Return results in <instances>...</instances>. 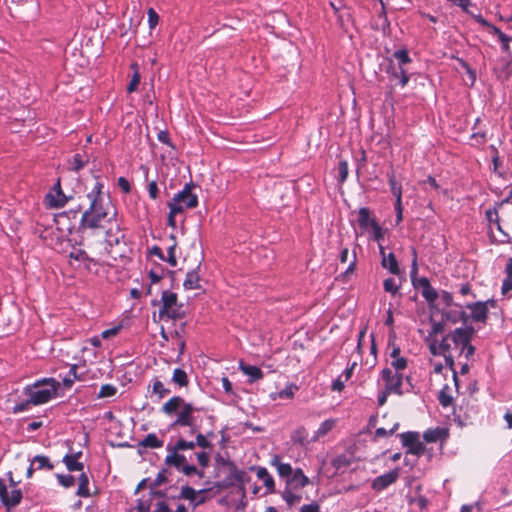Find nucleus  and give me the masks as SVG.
I'll return each instance as SVG.
<instances>
[{
    "label": "nucleus",
    "instance_id": "obj_1",
    "mask_svg": "<svg viewBox=\"0 0 512 512\" xmlns=\"http://www.w3.org/2000/svg\"><path fill=\"white\" fill-rule=\"evenodd\" d=\"M166 450V465L174 467L190 478L202 479L204 477L203 469L209 465L210 457L204 450L195 451L194 441H187L180 437L174 444L169 443Z\"/></svg>",
    "mask_w": 512,
    "mask_h": 512
},
{
    "label": "nucleus",
    "instance_id": "obj_2",
    "mask_svg": "<svg viewBox=\"0 0 512 512\" xmlns=\"http://www.w3.org/2000/svg\"><path fill=\"white\" fill-rule=\"evenodd\" d=\"M473 329L461 327L455 329L442 340H429V350L434 356H443L446 364L452 366L455 358L469 359L473 356L475 348L471 345Z\"/></svg>",
    "mask_w": 512,
    "mask_h": 512
},
{
    "label": "nucleus",
    "instance_id": "obj_3",
    "mask_svg": "<svg viewBox=\"0 0 512 512\" xmlns=\"http://www.w3.org/2000/svg\"><path fill=\"white\" fill-rule=\"evenodd\" d=\"M90 206L82 215L83 225L87 228H104L116 216V210L110 194H87Z\"/></svg>",
    "mask_w": 512,
    "mask_h": 512
},
{
    "label": "nucleus",
    "instance_id": "obj_4",
    "mask_svg": "<svg viewBox=\"0 0 512 512\" xmlns=\"http://www.w3.org/2000/svg\"><path fill=\"white\" fill-rule=\"evenodd\" d=\"M60 383L54 378H43L33 385L26 386L22 392L24 396L14 406V412L21 413L29 409L30 405H40L51 400L57 393Z\"/></svg>",
    "mask_w": 512,
    "mask_h": 512
},
{
    "label": "nucleus",
    "instance_id": "obj_5",
    "mask_svg": "<svg viewBox=\"0 0 512 512\" xmlns=\"http://www.w3.org/2000/svg\"><path fill=\"white\" fill-rule=\"evenodd\" d=\"M153 305L160 306L158 314L156 312L153 313L152 318L154 322L167 319H181L185 315L183 305L178 303L177 294L169 290H164L160 301H154Z\"/></svg>",
    "mask_w": 512,
    "mask_h": 512
},
{
    "label": "nucleus",
    "instance_id": "obj_6",
    "mask_svg": "<svg viewBox=\"0 0 512 512\" xmlns=\"http://www.w3.org/2000/svg\"><path fill=\"white\" fill-rule=\"evenodd\" d=\"M197 411L198 409L192 404L184 402L177 412V418L173 426L189 427L191 433H196L199 425L198 417L195 415Z\"/></svg>",
    "mask_w": 512,
    "mask_h": 512
},
{
    "label": "nucleus",
    "instance_id": "obj_7",
    "mask_svg": "<svg viewBox=\"0 0 512 512\" xmlns=\"http://www.w3.org/2000/svg\"><path fill=\"white\" fill-rule=\"evenodd\" d=\"M380 379L383 382L384 388L387 390V392H392L393 394L397 395L402 394L404 373L393 371L392 368H384L381 371Z\"/></svg>",
    "mask_w": 512,
    "mask_h": 512
},
{
    "label": "nucleus",
    "instance_id": "obj_8",
    "mask_svg": "<svg viewBox=\"0 0 512 512\" xmlns=\"http://www.w3.org/2000/svg\"><path fill=\"white\" fill-rule=\"evenodd\" d=\"M198 204L196 194H175L168 202V207L172 214H182L185 209L194 208Z\"/></svg>",
    "mask_w": 512,
    "mask_h": 512
},
{
    "label": "nucleus",
    "instance_id": "obj_9",
    "mask_svg": "<svg viewBox=\"0 0 512 512\" xmlns=\"http://www.w3.org/2000/svg\"><path fill=\"white\" fill-rule=\"evenodd\" d=\"M21 499L22 492L20 489L13 488L11 491H8L5 482L0 479V500L7 511H11V509L16 507L21 502Z\"/></svg>",
    "mask_w": 512,
    "mask_h": 512
},
{
    "label": "nucleus",
    "instance_id": "obj_10",
    "mask_svg": "<svg viewBox=\"0 0 512 512\" xmlns=\"http://www.w3.org/2000/svg\"><path fill=\"white\" fill-rule=\"evenodd\" d=\"M402 444L408 447V452L413 455H420L424 451V445L419 440V434L416 432H405L400 434Z\"/></svg>",
    "mask_w": 512,
    "mask_h": 512
},
{
    "label": "nucleus",
    "instance_id": "obj_11",
    "mask_svg": "<svg viewBox=\"0 0 512 512\" xmlns=\"http://www.w3.org/2000/svg\"><path fill=\"white\" fill-rule=\"evenodd\" d=\"M482 28H484L485 32L488 35L496 37L498 41L501 43L502 50L504 52H508L510 48V42L512 41V37L503 33L500 29L495 27L494 25L488 23L486 20L482 18Z\"/></svg>",
    "mask_w": 512,
    "mask_h": 512
},
{
    "label": "nucleus",
    "instance_id": "obj_12",
    "mask_svg": "<svg viewBox=\"0 0 512 512\" xmlns=\"http://www.w3.org/2000/svg\"><path fill=\"white\" fill-rule=\"evenodd\" d=\"M339 260H340V263H342V264L348 263L347 268L341 274L342 278L348 279L354 273V271L356 269L357 256H356L355 250L350 252L348 248L341 249L340 255H339Z\"/></svg>",
    "mask_w": 512,
    "mask_h": 512
},
{
    "label": "nucleus",
    "instance_id": "obj_13",
    "mask_svg": "<svg viewBox=\"0 0 512 512\" xmlns=\"http://www.w3.org/2000/svg\"><path fill=\"white\" fill-rule=\"evenodd\" d=\"M399 477V469L391 470L387 473H384L378 477H376L371 484V487L375 491H382L386 489L388 486L393 484Z\"/></svg>",
    "mask_w": 512,
    "mask_h": 512
},
{
    "label": "nucleus",
    "instance_id": "obj_14",
    "mask_svg": "<svg viewBox=\"0 0 512 512\" xmlns=\"http://www.w3.org/2000/svg\"><path fill=\"white\" fill-rule=\"evenodd\" d=\"M379 251L382 256V267L387 269L393 275L401 273L398 261L393 253L386 254L382 245H379Z\"/></svg>",
    "mask_w": 512,
    "mask_h": 512
},
{
    "label": "nucleus",
    "instance_id": "obj_15",
    "mask_svg": "<svg viewBox=\"0 0 512 512\" xmlns=\"http://www.w3.org/2000/svg\"><path fill=\"white\" fill-rule=\"evenodd\" d=\"M203 493L204 490L196 491L189 486H185L181 488L180 496L185 500H189L195 508L204 503L205 498L202 496Z\"/></svg>",
    "mask_w": 512,
    "mask_h": 512
},
{
    "label": "nucleus",
    "instance_id": "obj_16",
    "mask_svg": "<svg viewBox=\"0 0 512 512\" xmlns=\"http://www.w3.org/2000/svg\"><path fill=\"white\" fill-rule=\"evenodd\" d=\"M415 286L421 289V295L427 302L433 303L438 298L437 291L430 285V282L426 277L418 279Z\"/></svg>",
    "mask_w": 512,
    "mask_h": 512
},
{
    "label": "nucleus",
    "instance_id": "obj_17",
    "mask_svg": "<svg viewBox=\"0 0 512 512\" xmlns=\"http://www.w3.org/2000/svg\"><path fill=\"white\" fill-rule=\"evenodd\" d=\"M70 199H72V195L46 194L44 204L51 209H60L63 208Z\"/></svg>",
    "mask_w": 512,
    "mask_h": 512
},
{
    "label": "nucleus",
    "instance_id": "obj_18",
    "mask_svg": "<svg viewBox=\"0 0 512 512\" xmlns=\"http://www.w3.org/2000/svg\"><path fill=\"white\" fill-rule=\"evenodd\" d=\"M239 369L248 377L250 383L256 382L263 378V372L257 366L249 365L243 361L239 362Z\"/></svg>",
    "mask_w": 512,
    "mask_h": 512
},
{
    "label": "nucleus",
    "instance_id": "obj_19",
    "mask_svg": "<svg viewBox=\"0 0 512 512\" xmlns=\"http://www.w3.org/2000/svg\"><path fill=\"white\" fill-rule=\"evenodd\" d=\"M271 465L276 468L280 477L286 478L287 480L293 472L291 465L288 463H283L278 455L272 457Z\"/></svg>",
    "mask_w": 512,
    "mask_h": 512
},
{
    "label": "nucleus",
    "instance_id": "obj_20",
    "mask_svg": "<svg viewBox=\"0 0 512 512\" xmlns=\"http://www.w3.org/2000/svg\"><path fill=\"white\" fill-rule=\"evenodd\" d=\"M298 390V386L293 384V383H289L288 385H286V387L278 392H273L270 394V398L272 400H277V399H292L294 397V394L295 392Z\"/></svg>",
    "mask_w": 512,
    "mask_h": 512
},
{
    "label": "nucleus",
    "instance_id": "obj_21",
    "mask_svg": "<svg viewBox=\"0 0 512 512\" xmlns=\"http://www.w3.org/2000/svg\"><path fill=\"white\" fill-rule=\"evenodd\" d=\"M426 442L432 443L437 441H442L448 437V432L444 428H436L433 430H428L423 435Z\"/></svg>",
    "mask_w": 512,
    "mask_h": 512
},
{
    "label": "nucleus",
    "instance_id": "obj_22",
    "mask_svg": "<svg viewBox=\"0 0 512 512\" xmlns=\"http://www.w3.org/2000/svg\"><path fill=\"white\" fill-rule=\"evenodd\" d=\"M184 402L185 401L179 396L172 397L163 405L162 410L164 413L171 415L178 412Z\"/></svg>",
    "mask_w": 512,
    "mask_h": 512
},
{
    "label": "nucleus",
    "instance_id": "obj_23",
    "mask_svg": "<svg viewBox=\"0 0 512 512\" xmlns=\"http://www.w3.org/2000/svg\"><path fill=\"white\" fill-rule=\"evenodd\" d=\"M287 482L296 487L302 488L309 483V479L307 476L304 475L301 469H296L295 471L292 472Z\"/></svg>",
    "mask_w": 512,
    "mask_h": 512
},
{
    "label": "nucleus",
    "instance_id": "obj_24",
    "mask_svg": "<svg viewBox=\"0 0 512 512\" xmlns=\"http://www.w3.org/2000/svg\"><path fill=\"white\" fill-rule=\"evenodd\" d=\"M29 461H31L36 470H52L54 468L50 459L44 455H36L32 459H29Z\"/></svg>",
    "mask_w": 512,
    "mask_h": 512
},
{
    "label": "nucleus",
    "instance_id": "obj_25",
    "mask_svg": "<svg viewBox=\"0 0 512 512\" xmlns=\"http://www.w3.org/2000/svg\"><path fill=\"white\" fill-rule=\"evenodd\" d=\"M256 474H257L258 479L263 482V484L267 488L268 492H270V493L273 492L274 491V479L269 474L267 469L264 467H259L257 469Z\"/></svg>",
    "mask_w": 512,
    "mask_h": 512
},
{
    "label": "nucleus",
    "instance_id": "obj_26",
    "mask_svg": "<svg viewBox=\"0 0 512 512\" xmlns=\"http://www.w3.org/2000/svg\"><path fill=\"white\" fill-rule=\"evenodd\" d=\"M89 478L87 474L81 473L78 478V489L76 494L80 497H88L90 495L89 491Z\"/></svg>",
    "mask_w": 512,
    "mask_h": 512
},
{
    "label": "nucleus",
    "instance_id": "obj_27",
    "mask_svg": "<svg viewBox=\"0 0 512 512\" xmlns=\"http://www.w3.org/2000/svg\"><path fill=\"white\" fill-rule=\"evenodd\" d=\"M69 257L71 260L84 263L86 268H89V263L93 261L82 249H73V251L70 252Z\"/></svg>",
    "mask_w": 512,
    "mask_h": 512
},
{
    "label": "nucleus",
    "instance_id": "obj_28",
    "mask_svg": "<svg viewBox=\"0 0 512 512\" xmlns=\"http://www.w3.org/2000/svg\"><path fill=\"white\" fill-rule=\"evenodd\" d=\"M67 469L71 472L82 471L83 464L77 460V455H65L63 458Z\"/></svg>",
    "mask_w": 512,
    "mask_h": 512
},
{
    "label": "nucleus",
    "instance_id": "obj_29",
    "mask_svg": "<svg viewBox=\"0 0 512 512\" xmlns=\"http://www.w3.org/2000/svg\"><path fill=\"white\" fill-rule=\"evenodd\" d=\"M371 221H375L374 219L370 218V211L368 208H360L358 213V222L361 228L367 229L368 227H371Z\"/></svg>",
    "mask_w": 512,
    "mask_h": 512
},
{
    "label": "nucleus",
    "instance_id": "obj_30",
    "mask_svg": "<svg viewBox=\"0 0 512 512\" xmlns=\"http://www.w3.org/2000/svg\"><path fill=\"white\" fill-rule=\"evenodd\" d=\"M141 445L146 448H160L163 446V441L160 440L156 434H148L142 441Z\"/></svg>",
    "mask_w": 512,
    "mask_h": 512
},
{
    "label": "nucleus",
    "instance_id": "obj_31",
    "mask_svg": "<svg viewBox=\"0 0 512 512\" xmlns=\"http://www.w3.org/2000/svg\"><path fill=\"white\" fill-rule=\"evenodd\" d=\"M486 219L489 224V229L492 231V225H495L498 230L501 231V226L499 224V215L496 207L490 208L485 213Z\"/></svg>",
    "mask_w": 512,
    "mask_h": 512
},
{
    "label": "nucleus",
    "instance_id": "obj_32",
    "mask_svg": "<svg viewBox=\"0 0 512 512\" xmlns=\"http://www.w3.org/2000/svg\"><path fill=\"white\" fill-rule=\"evenodd\" d=\"M199 276L195 270L187 273L186 279L184 280V287L186 289H197L199 287Z\"/></svg>",
    "mask_w": 512,
    "mask_h": 512
},
{
    "label": "nucleus",
    "instance_id": "obj_33",
    "mask_svg": "<svg viewBox=\"0 0 512 512\" xmlns=\"http://www.w3.org/2000/svg\"><path fill=\"white\" fill-rule=\"evenodd\" d=\"M336 421L334 419H327L321 423L317 431L315 432V438L319 439L330 432L335 426Z\"/></svg>",
    "mask_w": 512,
    "mask_h": 512
},
{
    "label": "nucleus",
    "instance_id": "obj_34",
    "mask_svg": "<svg viewBox=\"0 0 512 512\" xmlns=\"http://www.w3.org/2000/svg\"><path fill=\"white\" fill-rule=\"evenodd\" d=\"M172 381L180 387L186 386L188 384L187 373L183 369L176 368L173 371Z\"/></svg>",
    "mask_w": 512,
    "mask_h": 512
},
{
    "label": "nucleus",
    "instance_id": "obj_35",
    "mask_svg": "<svg viewBox=\"0 0 512 512\" xmlns=\"http://www.w3.org/2000/svg\"><path fill=\"white\" fill-rule=\"evenodd\" d=\"M88 163V157L86 155L82 154H75L73 156V159L70 163L71 169L78 172L80 169H82L86 164Z\"/></svg>",
    "mask_w": 512,
    "mask_h": 512
},
{
    "label": "nucleus",
    "instance_id": "obj_36",
    "mask_svg": "<svg viewBox=\"0 0 512 512\" xmlns=\"http://www.w3.org/2000/svg\"><path fill=\"white\" fill-rule=\"evenodd\" d=\"M408 361L405 357L394 358L390 361V367L393 371H397L398 373H403L406 369Z\"/></svg>",
    "mask_w": 512,
    "mask_h": 512
},
{
    "label": "nucleus",
    "instance_id": "obj_37",
    "mask_svg": "<svg viewBox=\"0 0 512 512\" xmlns=\"http://www.w3.org/2000/svg\"><path fill=\"white\" fill-rule=\"evenodd\" d=\"M400 286L401 284L397 283L394 278H387L383 282L384 290L388 293H391L392 295L398 293Z\"/></svg>",
    "mask_w": 512,
    "mask_h": 512
},
{
    "label": "nucleus",
    "instance_id": "obj_38",
    "mask_svg": "<svg viewBox=\"0 0 512 512\" xmlns=\"http://www.w3.org/2000/svg\"><path fill=\"white\" fill-rule=\"evenodd\" d=\"M399 427V423L395 422L391 427H379L375 431V437L376 438H384L387 436L392 435Z\"/></svg>",
    "mask_w": 512,
    "mask_h": 512
},
{
    "label": "nucleus",
    "instance_id": "obj_39",
    "mask_svg": "<svg viewBox=\"0 0 512 512\" xmlns=\"http://www.w3.org/2000/svg\"><path fill=\"white\" fill-rule=\"evenodd\" d=\"M117 393V388L111 384L102 385L98 393V398L112 397Z\"/></svg>",
    "mask_w": 512,
    "mask_h": 512
},
{
    "label": "nucleus",
    "instance_id": "obj_40",
    "mask_svg": "<svg viewBox=\"0 0 512 512\" xmlns=\"http://www.w3.org/2000/svg\"><path fill=\"white\" fill-rule=\"evenodd\" d=\"M131 67L133 69H135V72L132 76V79H131L129 85L127 86V90L129 93L136 91V89L140 83V74L138 73V70H137V64H132Z\"/></svg>",
    "mask_w": 512,
    "mask_h": 512
},
{
    "label": "nucleus",
    "instance_id": "obj_41",
    "mask_svg": "<svg viewBox=\"0 0 512 512\" xmlns=\"http://www.w3.org/2000/svg\"><path fill=\"white\" fill-rule=\"evenodd\" d=\"M194 434L196 435V441H194L195 448L197 446L202 448V449L211 448L210 441L202 433L199 432V429Z\"/></svg>",
    "mask_w": 512,
    "mask_h": 512
},
{
    "label": "nucleus",
    "instance_id": "obj_42",
    "mask_svg": "<svg viewBox=\"0 0 512 512\" xmlns=\"http://www.w3.org/2000/svg\"><path fill=\"white\" fill-rule=\"evenodd\" d=\"M337 172H338V180H339V182H344L347 179V176H348V163H347V161L341 160L338 163Z\"/></svg>",
    "mask_w": 512,
    "mask_h": 512
},
{
    "label": "nucleus",
    "instance_id": "obj_43",
    "mask_svg": "<svg viewBox=\"0 0 512 512\" xmlns=\"http://www.w3.org/2000/svg\"><path fill=\"white\" fill-rule=\"evenodd\" d=\"M56 478L61 486L64 488L72 487L75 483V479L71 475L56 474Z\"/></svg>",
    "mask_w": 512,
    "mask_h": 512
},
{
    "label": "nucleus",
    "instance_id": "obj_44",
    "mask_svg": "<svg viewBox=\"0 0 512 512\" xmlns=\"http://www.w3.org/2000/svg\"><path fill=\"white\" fill-rule=\"evenodd\" d=\"M152 389H153V392L159 396V398L164 397L166 394H168L170 392V390L167 389L164 386V384L159 380H155L153 382Z\"/></svg>",
    "mask_w": 512,
    "mask_h": 512
},
{
    "label": "nucleus",
    "instance_id": "obj_45",
    "mask_svg": "<svg viewBox=\"0 0 512 512\" xmlns=\"http://www.w3.org/2000/svg\"><path fill=\"white\" fill-rule=\"evenodd\" d=\"M76 370H77V366L76 365L71 366L70 369H69L68 375L63 378V385L66 388L71 387L72 384L74 383V380L77 378Z\"/></svg>",
    "mask_w": 512,
    "mask_h": 512
},
{
    "label": "nucleus",
    "instance_id": "obj_46",
    "mask_svg": "<svg viewBox=\"0 0 512 512\" xmlns=\"http://www.w3.org/2000/svg\"><path fill=\"white\" fill-rule=\"evenodd\" d=\"M371 229H372V239L377 241L380 244V241L383 239V231L382 228L378 225L376 221H371Z\"/></svg>",
    "mask_w": 512,
    "mask_h": 512
},
{
    "label": "nucleus",
    "instance_id": "obj_47",
    "mask_svg": "<svg viewBox=\"0 0 512 512\" xmlns=\"http://www.w3.org/2000/svg\"><path fill=\"white\" fill-rule=\"evenodd\" d=\"M282 498L288 504V506H292L300 500V496L292 493L290 490H285L282 493Z\"/></svg>",
    "mask_w": 512,
    "mask_h": 512
},
{
    "label": "nucleus",
    "instance_id": "obj_48",
    "mask_svg": "<svg viewBox=\"0 0 512 512\" xmlns=\"http://www.w3.org/2000/svg\"><path fill=\"white\" fill-rule=\"evenodd\" d=\"M175 251H176V244L174 243L170 247H168L167 258L164 257V259H163V260L167 261L172 267H175L177 265Z\"/></svg>",
    "mask_w": 512,
    "mask_h": 512
},
{
    "label": "nucleus",
    "instance_id": "obj_49",
    "mask_svg": "<svg viewBox=\"0 0 512 512\" xmlns=\"http://www.w3.org/2000/svg\"><path fill=\"white\" fill-rule=\"evenodd\" d=\"M394 57L399 61L400 66L410 62V57L406 50H398L394 53Z\"/></svg>",
    "mask_w": 512,
    "mask_h": 512
},
{
    "label": "nucleus",
    "instance_id": "obj_50",
    "mask_svg": "<svg viewBox=\"0 0 512 512\" xmlns=\"http://www.w3.org/2000/svg\"><path fill=\"white\" fill-rule=\"evenodd\" d=\"M438 399L443 407H448L452 404V397L445 391V389L441 390Z\"/></svg>",
    "mask_w": 512,
    "mask_h": 512
},
{
    "label": "nucleus",
    "instance_id": "obj_51",
    "mask_svg": "<svg viewBox=\"0 0 512 512\" xmlns=\"http://www.w3.org/2000/svg\"><path fill=\"white\" fill-rule=\"evenodd\" d=\"M401 195L397 194L396 202H395V211H396V223H400L402 221V204H401Z\"/></svg>",
    "mask_w": 512,
    "mask_h": 512
},
{
    "label": "nucleus",
    "instance_id": "obj_52",
    "mask_svg": "<svg viewBox=\"0 0 512 512\" xmlns=\"http://www.w3.org/2000/svg\"><path fill=\"white\" fill-rule=\"evenodd\" d=\"M467 307L471 310V316L475 320H480V301L468 304Z\"/></svg>",
    "mask_w": 512,
    "mask_h": 512
},
{
    "label": "nucleus",
    "instance_id": "obj_53",
    "mask_svg": "<svg viewBox=\"0 0 512 512\" xmlns=\"http://www.w3.org/2000/svg\"><path fill=\"white\" fill-rule=\"evenodd\" d=\"M159 21V16L156 11L152 8L148 10V22L151 29H153Z\"/></svg>",
    "mask_w": 512,
    "mask_h": 512
},
{
    "label": "nucleus",
    "instance_id": "obj_54",
    "mask_svg": "<svg viewBox=\"0 0 512 512\" xmlns=\"http://www.w3.org/2000/svg\"><path fill=\"white\" fill-rule=\"evenodd\" d=\"M453 1L456 5L460 6L467 13L473 14V11H471L470 8H475V5H473L470 0H453Z\"/></svg>",
    "mask_w": 512,
    "mask_h": 512
},
{
    "label": "nucleus",
    "instance_id": "obj_55",
    "mask_svg": "<svg viewBox=\"0 0 512 512\" xmlns=\"http://www.w3.org/2000/svg\"><path fill=\"white\" fill-rule=\"evenodd\" d=\"M439 188L441 187L438 185L436 179L433 177L429 176L428 179L424 182L423 189L425 190H437Z\"/></svg>",
    "mask_w": 512,
    "mask_h": 512
},
{
    "label": "nucleus",
    "instance_id": "obj_56",
    "mask_svg": "<svg viewBox=\"0 0 512 512\" xmlns=\"http://www.w3.org/2000/svg\"><path fill=\"white\" fill-rule=\"evenodd\" d=\"M488 306L495 307L496 301L493 299L487 300L485 302L482 301V323L485 322V319L487 317Z\"/></svg>",
    "mask_w": 512,
    "mask_h": 512
},
{
    "label": "nucleus",
    "instance_id": "obj_57",
    "mask_svg": "<svg viewBox=\"0 0 512 512\" xmlns=\"http://www.w3.org/2000/svg\"><path fill=\"white\" fill-rule=\"evenodd\" d=\"M299 512H320V506L312 502L310 504H305L300 508Z\"/></svg>",
    "mask_w": 512,
    "mask_h": 512
},
{
    "label": "nucleus",
    "instance_id": "obj_58",
    "mask_svg": "<svg viewBox=\"0 0 512 512\" xmlns=\"http://www.w3.org/2000/svg\"><path fill=\"white\" fill-rule=\"evenodd\" d=\"M512 290V277L510 276H507L504 280H503V284H502V288H501V292L503 295H505L506 293H508L509 291Z\"/></svg>",
    "mask_w": 512,
    "mask_h": 512
},
{
    "label": "nucleus",
    "instance_id": "obj_59",
    "mask_svg": "<svg viewBox=\"0 0 512 512\" xmlns=\"http://www.w3.org/2000/svg\"><path fill=\"white\" fill-rule=\"evenodd\" d=\"M119 329H120L119 327H113L110 329H106L101 333V337L103 339H108V338L116 335L119 332Z\"/></svg>",
    "mask_w": 512,
    "mask_h": 512
},
{
    "label": "nucleus",
    "instance_id": "obj_60",
    "mask_svg": "<svg viewBox=\"0 0 512 512\" xmlns=\"http://www.w3.org/2000/svg\"><path fill=\"white\" fill-rule=\"evenodd\" d=\"M153 512H171V509L164 501H159L156 503Z\"/></svg>",
    "mask_w": 512,
    "mask_h": 512
},
{
    "label": "nucleus",
    "instance_id": "obj_61",
    "mask_svg": "<svg viewBox=\"0 0 512 512\" xmlns=\"http://www.w3.org/2000/svg\"><path fill=\"white\" fill-rule=\"evenodd\" d=\"M118 184H119V187L122 189L123 192H129L130 185H129V182H128V180L126 178L120 177L118 179Z\"/></svg>",
    "mask_w": 512,
    "mask_h": 512
},
{
    "label": "nucleus",
    "instance_id": "obj_62",
    "mask_svg": "<svg viewBox=\"0 0 512 512\" xmlns=\"http://www.w3.org/2000/svg\"><path fill=\"white\" fill-rule=\"evenodd\" d=\"M389 394H393L392 392H387V390L384 388V390L382 392L379 393L378 395V403L379 405H384L387 401V396Z\"/></svg>",
    "mask_w": 512,
    "mask_h": 512
},
{
    "label": "nucleus",
    "instance_id": "obj_63",
    "mask_svg": "<svg viewBox=\"0 0 512 512\" xmlns=\"http://www.w3.org/2000/svg\"><path fill=\"white\" fill-rule=\"evenodd\" d=\"M440 298L441 300L446 304V305H451L452 303V295L447 292V291H442L441 294H440Z\"/></svg>",
    "mask_w": 512,
    "mask_h": 512
},
{
    "label": "nucleus",
    "instance_id": "obj_64",
    "mask_svg": "<svg viewBox=\"0 0 512 512\" xmlns=\"http://www.w3.org/2000/svg\"><path fill=\"white\" fill-rule=\"evenodd\" d=\"M222 387L226 393H230L232 391V383L227 377H223L222 380Z\"/></svg>",
    "mask_w": 512,
    "mask_h": 512
}]
</instances>
